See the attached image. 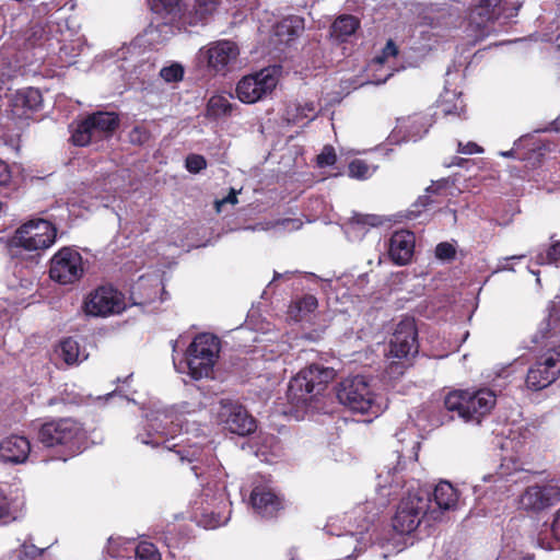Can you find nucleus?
I'll return each mask as SVG.
<instances>
[{"instance_id": "f257e3e1", "label": "nucleus", "mask_w": 560, "mask_h": 560, "mask_svg": "<svg viewBox=\"0 0 560 560\" xmlns=\"http://www.w3.org/2000/svg\"><path fill=\"white\" fill-rule=\"evenodd\" d=\"M85 439L82 424L70 417L47 419L39 423L36 432L37 442L62 462L79 455Z\"/></svg>"}, {"instance_id": "f03ea898", "label": "nucleus", "mask_w": 560, "mask_h": 560, "mask_svg": "<svg viewBox=\"0 0 560 560\" xmlns=\"http://www.w3.org/2000/svg\"><path fill=\"white\" fill-rule=\"evenodd\" d=\"M335 376L330 368L312 364L293 376L288 386V400L295 407L306 406L316 396L324 393Z\"/></svg>"}, {"instance_id": "7ed1b4c3", "label": "nucleus", "mask_w": 560, "mask_h": 560, "mask_svg": "<svg viewBox=\"0 0 560 560\" xmlns=\"http://www.w3.org/2000/svg\"><path fill=\"white\" fill-rule=\"evenodd\" d=\"M495 395L491 389L479 388L476 390L455 389L444 398V407L465 421L480 419L488 415L495 405Z\"/></svg>"}, {"instance_id": "20e7f679", "label": "nucleus", "mask_w": 560, "mask_h": 560, "mask_svg": "<svg viewBox=\"0 0 560 560\" xmlns=\"http://www.w3.org/2000/svg\"><path fill=\"white\" fill-rule=\"evenodd\" d=\"M338 401L350 411L377 417L382 405L363 376L348 377L337 387Z\"/></svg>"}, {"instance_id": "39448f33", "label": "nucleus", "mask_w": 560, "mask_h": 560, "mask_svg": "<svg viewBox=\"0 0 560 560\" xmlns=\"http://www.w3.org/2000/svg\"><path fill=\"white\" fill-rule=\"evenodd\" d=\"M220 352V340L208 332L197 335L186 350V362L194 380L208 377L213 372Z\"/></svg>"}, {"instance_id": "423d86ee", "label": "nucleus", "mask_w": 560, "mask_h": 560, "mask_svg": "<svg viewBox=\"0 0 560 560\" xmlns=\"http://www.w3.org/2000/svg\"><path fill=\"white\" fill-rule=\"evenodd\" d=\"M56 237L55 224L45 219H33L14 232L10 245L27 252L45 250L56 242Z\"/></svg>"}, {"instance_id": "0eeeda50", "label": "nucleus", "mask_w": 560, "mask_h": 560, "mask_svg": "<svg viewBox=\"0 0 560 560\" xmlns=\"http://www.w3.org/2000/svg\"><path fill=\"white\" fill-rule=\"evenodd\" d=\"M430 502V492L427 490L418 489L415 492H408L397 506L393 517V528L399 534H410L416 530L421 518L427 514Z\"/></svg>"}, {"instance_id": "6e6552de", "label": "nucleus", "mask_w": 560, "mask_h": 560, "mask_svg": "<svg viewBox=\"0 0 560 560\" xmlns=\"http://www.w3.org/2000/svg\"><path fill=\"white\" fill-rule=\"evenodd\" d=\"M83 275V258L73 247H61L49 260V278L61 285L74 284Z\"/></svg>"}, {"instance_id": "1a4fd4ad", "label": "nucleus", "mask_w": 560, "mask_h": 560, "mask_svg": "<svg viewBox=\"0 0 560 560\" xmlns=\"http://www.w3.org/2000/svg\"><path fill=\"white\" fill-rule=\"evenodd\" d=\"M249 505L257 516L270 521L281 516L287 508V501L270 483L258 481L250 491Z\"/></svg>"}, {"instance_id": "9d476101", "label": "nucleus", "mask_w": 560, "mask_h": 560, "mask_svg": "<svg viewBox=\"0 0 560 560\" xmlns=\"http://www.w3.org/2000/svg\"><path fill=\"white\" fill-rule=\"evenodd\" d=\"M560 375V343L547 349L528 369L526 385L532 390H540L552 384Z\"/></svg>"}, {"instance_id": "9b49d317", "label": "nucleus", "mask_w": 560, "mask_h": 560, "mask_svg": "<svg viewBox=\"0 0 560 560\" xmlns=\"http://www.w3.org/2000/svg\"><path fill=\"white\" fill-rule=\"evenodd\" d=\"M277 84L276 70L265 68L242 78L236 85V94L242 103L253 104L271 94Z\"/></svg>"}, {"instance_id": "f8f14e48", "label": "nucleus", "mask_w": 560, "mask_h": 560, "mask_svg": "<svg viewBox=\"0 0 560 560\" xmlns=\"http://www.w3.org/2000/svg\"><path fill=\"white\" fill-rule=\"evenodd\" d=\"M200 55L206 59L211 70L215 73L225 74L236 63L240 48L231 39H219L202 48Z\"/></svg>"}, {"instance_id": "ddd939ff", "label": "nucleus", "mask_w": 560, "mask_h": 560, "mask_svg": "<svg viewBox=\"0 0 560 560\" xmlns=\"http://www.w3.org/2000/svg\"><path fill=\"white\" fill-rule=\"evenodd\" d=\"M218 417L228 431L241 436L255 432L257 428L255 419L245 407L231 399L220 400Z\"/></svg>"}, {"instance_id": "4468645a", "label": "nucleus", "mask_w": 560, "mask_h": 560, "mask_svg": "<svg viewBox=\"0 0 560 560\" xmlns=\"http://www.w3.org/2000/svg\"><path fill=\"white\" fill-rule=\"evenodd\" d=\"M418 329L413 318L401 319L389 340V355L396 359H406L418 353Z\"/></svg>"}, {"instance_id": "2eb2a0df", "label": "nucleus", "mask_w": 560, "mask_h": 560, "mask_svg": "<svg viewBox=\"0 0 560 560\" xmlns=\"http://www.w3.org/2000/svg\"><path fill=\"white\" fill-rule=\"evenodd\" d=\"M84 305L85 312L93 316L118 314L126 307L124 295L112 285L95 289Z\"/></svg>"}, {"instance_id": "dca6fc26", "label": "nucleus", "mask_w": 560, "mask_h": 560, "mask_svg": "<svg viewBox=\"0 0 560 560\" xmlns=\"http://www.w3.org/2000/svg\"><path fill=\"white\" fill-rule=\"evenodd\" d=\"M221 2V0H194L191 5H185L177 18L173 19L174 25L179 31L205 26L213 18Z\"/></svg>"}, {"instance_id": "f3484780", "label": "nucleus", "mask_w": 560, "mask_h": 560, "mask_svg": "<svg viewBox=\"0 0 560 560\" xmlns=\"http://www.w3.org/2000/svg\"><path fill=\"white\" fill-rule=\"evenodd\" d=\"M560 500V492L552 486H530L520 498V505L527 512L538 513Z\"/></svg>"}, {"instance_id": "a211bd4d", "label": "nucleus", "mask_w": 560, "mask_h": 560, "mask_svg": "<svg viewBox=\"0 0 560 560\" xmlns=\"http://www.w3.org/2000/svg\"><path fill=\"white\" fill-rule=\"evenodd\" d=\"M43 107V95L38 89L18 90L10 98L11 113L15 118L30 119Z\"/></svg>"}, {"instance_id": "6ab92c4d", "label": "nucleus", "mask_w": 560, "mask_h": 560, "mask_svg": "<svg viewBox=\"0 0 560 560\" xmlns=\"http://www.w3.org/2000/svg\"><path fill=\"white\" fill-rule=\"evenodd\" d=\"M416 236L412 232L400 230L393 233L389 238L388 255L397 266L410 262L415 252Z\"/></svg>"}, {"instance_id": "aec40b11", "label": "nucleus", "mask_w": 560, "mask_h": 560, "mask_svg": "<svg viewBox=\"0 0 560 560\" xmlns=\"http://www.w3.org/2000/svg\"><path fill=\"white\" fill-rule=\"evenodd\" d=\"M502 0H479L478 5L471 11L469 28H472L476 16L479 21L476 22L479 34L475 36V42L483 39L488 34L489 22H493L499 18L498 7Z\"/></svg>"}, {"instance_id": "412c9836", "label": "nucleus", "mask_w": 560, "mask_h": 560, "mask_svg": "<svg viewBox=\"0 0 560 560\" xmlns=\"http://www.w3.org/2000/svg\"><path fill=\"white\" fill-rule=\"evenodd\" d=\"M30 452L31 443L22 435L12 434L0 442V458L3 462L23 463L27 459Z\"/></svg>"}, {"instance_id": "4be33fe9", "label": "nucleus", "mask_w": 560, "mask_h": 560, "mask_svg": "<svg viewBox=\"0 0 560 560\" xmlns=\"http://www.w3.org/2000/svg\"><path fill=\"white\" fill-rule=\"evenodd\" d=\"M89 117L98 141L112 138L120 124L118 115L113 112H95Z\"/></svg>"}, {"instance_id": "5701e85b", "label": "nucleus", "mask_w": 560, "mask_h": 560, "mask_svg": "<svg viewBox=\"0 0 560 560\" xmlns=\"http://www.w3.org/2000/svg\"><path fill=\"white\" fill-rule=\"evenodd\" d=\"M304 19L299 15H289L275 26V35L281 43L289 44L295 40L304 31Z\"/></svg>"}, {"instance_id": "b1692460", "label": "nucleus", "mask_w": 560, "mask_h": 560, "mask_svg": "<svg viewBox=\"0 0 560 560\" xmlns=\"http://www.w3.org/2000/svg\"><path fill=\"white\" fill-rule=\"evenodd\" d=\"M360 27V20L352 14H341L330 26V36L339 43L348 42Z\"/></svg>"}, {"instance_id": "393cba45", "label": "nucleus", "mask_w": 560, "mask_h": 560, "mask_svg": "<svg viewBox=\"0 0 560 560\" xmlns=\"http://www.w3.org/2000/svg\"><path fill=\"white\" fill-rule=\"evenodd\" d=\"M433 500L439 509L451 510L457 504L458 493L451 482L441 481L433 490Z\"/></svg>"}, {"instance_id": "a878e982", "label": "nucleus", "mask_w": 560, "mask_h": 560, "mask_svg": "<svg viewBox=\"0 0 560 560\" xmlns=\"http://www.w3.org/2000/svg\"><path fill=\"white\" fill-rule=\"evenodd\" d=\"M318 306L315 295L305 294L291 302L288 314L294 322L303 320L307 315L313 313Z\"/></svg>"}, {"instance_id": "bb28decb", "label": "nucleus", "mask_w": 560, "mask_h": 560, "mask_svg": "<svg viewBox=\"0 0 560 560\" xmlns=\"http://www.w3.org/2000/svg\"><path fill=\"white\" fill-rule=\"evenodd\" d=\"M70 140L75 147H86L93 141H98L94 133V128H92L89 115L75 124Z\"/></svg>"}, {"instance_id": "cd10ccee", "label": "nucleus", "mask_w": 560, "mask_h": 560, "mask_svg": "<svg viewBox=\"0 0 560 560\" xmlns=\"http://www.w3.org/2000/svg\"><path fill=\"white\" fill-rule=\"evenodd\" d=\"M70 140L75 147H86L93 141H98L94 133V128H92L89 115L75 124Z\"/></svg>"}, {"instance_id": "c85d7f7f", "label": "nucleus", "mask_w": 560, "mask_h": 560, "mask_svg": "<svg viewBox=\"0 0 560 560\" xmlns=\"http://www.w3.org/2000/svg\"><path fill=\"white\" fill-rule=\"evenodd\" d=\"M234 108L228 96L222 94L212 95L207 103V117L219 119L231 116Z\"/></svg>"}, {"instance_id": "c756f323", "label": "nucleus", "mask_w": 560, "mask_h": 560, "mask_svg": "<svg viewBox=\"0 0 560 560\" xmlns=\"http://www.w3.org/2000/svg\"><path fill=\"white\" fill-rule=\"evenodd\" d=\"M158 293V285H148L142 278H140L132 287L131 299L135 304L147 305L155 301Z\"/></svg>"}, {"instance_id": "7c9ffc66", "label": "nucleus", "mask_w": 560, "mask_h": 560, "mask_svg": "<svg viewBox=\"0 0 560 560\" xmlns=\"http://www.w3.org/2000/svg\"><path fill=\"white\" fill-rule=\"evenodd\" d=\"M57 353L68 365L80 362V346L72 337L65 338L59 342Z\"/></svg>"}, {"instance_id": "2f4dec72", "label": "nucleus", "mask_w": 560, "mask_h": 560, "mask_svg": "<svg viewBox=\"0 0 560 560\" xmlns=\"http://www.w3.org/2000/svg\"><path fill=\"white\" fill-rule=\"evenodd\" d=\"M460 20L458 10L452 8H443L436 11V15L431 18L430 26L454 28Z\"/></svg>"}, {"instance_id": "473e14b6", "label": "nucleus", "mask_w": 560, "mask_h": 560, "mask_svg": "<svg viewBox=\"0 0 560 560\" xmlns=\"http://www.w3.org/2000/svg\"><path fill=\"white\" fill-rule=\"evenodd\" d=\"M503 156H515L521 161L526 162V167H536L541 163V159L544 156V153L541 151L540 145L533 143V147L528 149L527 152L522 153L520 149H512L506 152H502Z\"/></svg>"}, {"instance_id": "72a5a7b5", "label": "nucleus", "mask_w": 560, "mask_h": 560, "mask_svg": "<svg viewBox=\"0 0 560 560\" xmlns=\"http://www.w3.org/2000/svg\"><path fill=\"white\" fill-rule=\"evenodd\" d=\"M136 560H162L156 546L149 541H140L135 550Z\"/></svg>"}, {"instance_id": "f704fd0d", "label": "nucleus", "mask_w": 560, "mask_h": 560, "mask_svg": "<svg viewBox=\"0 0 560 560\" xmlns=\"http://www.w3.org/2000/svg\"><path fill=\"white\" fill-rule=\"evenodd\" d=\"M151 137V131L144 125H136L128 133L129 142L140 147L147 144Z\"/></svg>"}, {"instance_id": "c9c22d12", "label": "nucleus", "mask_w": 560, "mask_h": 560, "mask_svg": "<svg viewBox=\"0 0 560 560\" xmlns=\"http://www.w3.org/2000/svg\"><path fill=\"white\" fill-rule=\"evenodd\" d=\"M348 174L351 178L366 179L370 176V167L365 161L354 159L349 163Z\"/></svg>"}, {"instance_id": "e433bc0d", "label": "nucleus", "mask_w": 560, "mask_h": 560, "mask_svg": "<svg viewBox=\"0 0 560 560\" xmlns=\"http://www.w3.org/2000/svg\"><path fill=\"white\" fill-rule=\"evenodd\" d=\"M160 75L166 82H178L184 77V68L178 63H173L171 66L163 67L160 71Z\"/></svg>"}, {"instance_id": "4c0bfd02", "label": "nucleus", "mask_w": 560, "mask_h": 560, "mask_svg": "<svg viewBox=\"0 0 560 560\" xmlns=\"http://www.w3.org/2000/svg\"><path fill=\"white\" fill-rule=\"evenodd\" d=\"M434 203L430 195L420 196L408 211L409 219H417L428 207Z\"/></svg>"}, {"instance_id": "58836bf2", "label": "nucleus", "mask_w": 560, "mask_h": 560, "mask_svg": "<svg viewBox=\"0 0 560 560\" xmlns=\"http://www.w3.org/2000/svg\"><path fill=\"white\" fill-rule=\"evenodd\" d=\"M185 166L191 174H198L207 167V160L203 155L191 153L185 160Z\"/></svg>"}, {"instance_id": "ea45409f", "label": "nucleus", "mask_w": 560, "mask_h": 560, "mask_svg": "<svg viewBox=\"0 0 560 560\" xmlns=\"http://www.w3.org/2000/svg\"><path fill=\"white\" fill-rule=\"evenodd\" d=\"M183 0H154V7L158 11H164L166 14H174V19L183 11L180 3Z\"/></svg>"}, {"instance_id": "a19ab883", "label": "nucleus", "mask_w": 560, "mask_h": 560, "mask_svg": "<svg viewBox=\"0 0 560 560\" xmlns=\"http://www.w3.org/2000/svg\"><path fill=\"white\" fill-rule=\"evenodd\" d=\"M337 155L332 145L327 144L323 148L322 152L316 158V164L318 167L331 166L336 163Z\"/></svg>"}, {"instance_id": "79ce46f5", "label": "nucleus", "mask_w": 560, "mask_h": 560, "mask_svg": "<svg viewBox=\"0 0 560 560\" xmlns=\"http://www.w3.org/2000/svg\"><path fill=\"white\" fill-rule=\"evenodd\" d=\"M537 261L540 264H558L560 261V241L552 243L545 255H538Z\"/></svg>"}, {"instance_id": "37998d69", "label": "nucleus", "mask_w": 560, "mask_h": 560, "mask_svg": "<svg viewBox=\"0 0 560 560\" xmlns=\"http://www.w3.org/2000/svg\"><path fill=\"white\" fill-rule=\"evenodd\" d=\"M435 257L443 261H451L456 257V248L448 242H441L435 247Z\"/></svg>"}, {"instance_id": "c03bdc74", "label": "nucleus", "mask_w": 560, "mask_h": 560, "mask_svg": "<svg viewBox=\"0 0 560 560\" xmlns=\"http://www.w3.org/2000/svg\"><path fill=\"white\" fill-rule=\"evenodd\" d=\"M397 55L398 47L393 39H388L381 55L376 56L373 61L383 65L389 57H396Z\"/></svg>"}, {"instance_id": "a18cd8bd", "label": "nucleus", "mask_w": 560, "mask_h": 560, "mask_svg": "<svg viewBox=\"0 0 560 560\" xmlns=\"http://www.w3.org/2000/svg\"><path fill=\"white\" fill-rule=\"evenodd\" d=\"M352 221L360 225L377 226L382 223L378 215L357 213L352 217Z\"/></svg>"}, {"instance_id": "49530a36", "label": "nucleus", "mask_w": 560, "mask_h": 560, "mask_svg": "<svg viewBox=\"0 0 560 560\" xmlns=\"http://www.w3.org/2000/svg\"><path fill=\"white\" fill-rule=\"evenodd\" d=\"M457 152L462 153V154L470 155V154H476V153H482L483 148L474 141H468L467 143H463L462 141H458Z\"/></svg>"}, {"instance_id": "de8ad7c7", "label": "nucleus", "mask_w": 560, "mask_h": 560, "mask_svg": "<svg viewBox=\"0 0 560 560\" xmlns=\"http://www.w3.org/2000/svg\"><path fill=\"white\" fill-rule=\"evenodd\" d=\"M12 183V171L10 165L0 160V187H10Z\"/></svg>"}, {"instance_id": "09e8293b", "label": "nucleus", "mask_w": 560, "mask_h": 560, "mask_svg": "<svg viewBox=\"0 0 560 560\" xmlns=\"http://www.w3.org/2000/svg\"><path fill=\"white\" fill-rule=\"evenodd\" d=\"M298 116L313 120L316 117V106L314 102H306L304 105L299 106Z\"/></svg>"}, {"instance_id": "8fccbe9b", "label": "nucleus", "mask_w": 560, "mask_h": 560, "mask_svg": "<svg viewBox=\"0 0 560 560\" xmlns=\"http://www.w3.org/2000/svg\"><path fill=\"white\" fill-rule=\"evenodd\" d=\"M11 517V502L5 494L0 492V520H9Z\"/></svg>"}, {"instance_id": "3c124183", "label": "nucleus", "mask_w": 560, "mask_h": 560, "mask_svg": "<svg viewBox=\"0 0 560 560\" xmlns=\"http://www.w3.org/2000/svg\"><path fill=\"white\" fill-rule=\"evenodd\" d=\"M237 202H238V200H237L236 191H235L234 189H232V190L230 191V194H229L226 197H224V198H223V199H221V200H217V201H215V203H214V206H215V210H217L218 212H220V211H221V207H222L224 203H232V205H236Z\"/></svg>"}, {"instance_id": "603ef678", "label": "nucleus", "mask_w": 560, "mask_h": 560, "mask_svg": "<svg viewBox=\"0 0 560 560\" xmlns=\"http://www.w3.org/2000/svg\"><path fill=\"white\" fill-rule=\"evenodd\" d=\"M164 420H165V423L170 422L172 424V428L167 432H161V435H168L170 434V435L173 436V434H175L177 431L182 430V425L174 424V421H173L171 415H164Z\"/></svg>"}, {"instance_id": "864d4df0", "label": "nucleus", "mask_w": 560, "mask_h": 560, "mask_svg": "<svg viewBox=\"0 0 560 560\" xmlns=\"http://www.w3.org/2000/svg\"><path fill=\"white\" fill-rule=\"evenodd\" d=\"M551 530L553 536L560 540V510L557 512L555 520L552 522Z\"/></svg>"}, {"instance_id": "5fc2aeb1", "label": "nucleus", "mask_w": 560, "mask_h": 560, "mask_svg": "<svg viewBox=\"0 0 560 560\" xmlns=\"http://www.w3.org/2000/svg\"><path fill=\"white\" fill-rule=\"evenodd\" d=\"M442 112L445 116L447 115H456V116H459V112H458V108L456 105H454L453 107L447 105V104H443L442 105Z\"/></svg>"}, {"instance_id": "6e6d98bb", "label": "nucleus", "mask_w": 560, "mask_h": 560, "mask_svg": "<svg viewBox=\"0 0 560 560\" xmlns=\"http://www.w3.org/2000/svg\"><path fill=\"white\" fill-rule=\"evenodd\" d=\"M467 162H468L467 159L459 158V156H454L452 159L451 165L464 166V164L467 163Z\"/></svg>"}, {"instance_id": "4d7b16f0", "label": "nucleus", "mask_w": 560, "mask_h": 560, "mask_svg": "<svg viewBox=\"0 0 560 560\" xmlns=\"http://www.w3.org/2000/svg\"><path fill=\"white\" fill-rule=\"evenodd\" d=\"M546 130L560 131V118H557L553 121H551Z\"/></svg>"}, {"instance_id": "13d9d810", "label": "nucleus", "mask_w": 560, "mask_h": 560, "mask_svg": "<svg viewBox=\"0 0 560 560\" xmlns=\"http://www.w3.org/2000/svg\"><path fill=\"white\" fill-rule=\"evenodd\" d=\"M442 188V185H431L429 186L425 191L428 195H432V194H439L440 189Z\"/></svg>"}, {"instance_id": "bf43d9fd", "label": "nucleus", "mask_w": 560, "mask_h": 560, "mask_svg": "<svg viewBox=\"0 0 560 560\" xmlns=\"http://www.w3.org/2000/svg\"><path fill=\"white\" fill-rule=\"evenodd\" d=\"M167 442H168L167 439H162V436H161L160 439H156L155 441H151L150 443H152L155 446L164 445L166 448L171 450V446L166 445Z\"/></svg>"}, {"instance_id": "052dcab7", "label": "nucleus", "mask_w": 560, "mask_h": 560, "mask_svg": "<svg viewBox=\"0 0 560 560\" xmlns=\"http://www.w3.org/2000/svg\"><path fill=\"white\" fill-rule=\"evenodd\" d=\"M177 454L179 455L180 459L182 460H188L189 463H191V459L188 458L187 456L183 455L182 451H177Z\"/></svg>"}, {"instance_id": "680f3d73", "label": "nucleus", "mask_w": 560, "mask_h": 560, "mask_svg": "<svg viewBox=\"0 0 560 560\" xmlns=\"http://www.w3.org/2000/svg\"><path fill=\"white\" fill-rule=\"evenodd\" d=\"M556 300L557 301H555V308H557L560 312V296H556Z\"/></svg>"}, {"instance_id": "e2e57ef3", "label": "nucleus", "mask_w": 560, "mask_h": 560, "mask_svg": "<svg viewBox=\"0 0 560 560\" xmlns=\"http://www.w3.org/2000/svg\"><path fill=\"white\" fill-rule=\"evenodd\" d=\"M191 470L194 471V474L196 475V477L201 476V472H199V471H198V467H197V466H191Z\"/></svg>"}]
</instances>
